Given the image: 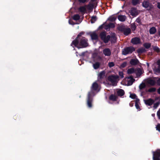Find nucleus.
I'll return each mask as SVG.
<instances>
[{
    "mask_svg": "<svg viewBox=\"0 0 160 160\" xmlns=\"http://www.w3.org/2000/svg\"><path fill=\"white\" fill-rule=\"evenodd\" d=\"M135 99H136V100L135 101V103H138L139 102V99L138 98H136Z\"/></svg>",
    "mask_w": 160,
    "mask_h": 160,
    "instance_id": "obj_53",
    "label": "nucleus"
},
{
    "mask_svg": "<svg viewBox=\"0 0 160 160\" xmlns=\"http://www.w3.org/2000/svg\"><path fill=\"white\" fill-rule=\"evenodd\" d=\"M85 52H82L81 53V54L80 55L81 56H83L85 55Z\"/></svg>",
    "mask_w": 160,
    "mask_h": 160,
    "instance_id": "obj_58",
    "label": "nucleus"
},
{
    "mask_svg": "<svg viewBox=\"0 0 160 160\" xmlns=\"http://www.w3.org/2000/svg\"><path fill=\"white\" fill-rule=\"evenodd\" d=\"M118 18L119 21L121 22H124L125 21L126 18L125 15H120L118 17Z\"/></svg>",
    "mask_w": 160,
    "mask_h": 160,
    "instance_id": "obj_22",
    "label": "nucleus"
},
{
    "mask_svg": "<svg viewBox=\"0 0 160 160\" xmlns=\"http://www.w3.org/2000/svg\"><path fill=\"white\" fill-rule=\"evenodd\" d=\"M136 26L135 23L131 24V28L132 31H134L136 28Z\"/></svg>",
    "mask_w": 160,
    "mask_h": 160,
    "instance_id": "obj_32",
    "label": "nucleus"
},
{
    "mask_svg": "<svg viewBox=\"0 0 160 160\" xmlns=\"http://www.w3.org/2000/svg\"><path fill=\"white\" fill-rule=\"evenodd\" d=\"M18 117V116L17 115H16L14 116L13 118L14 119H16Z\"/></svg>",
    "mask_w": 160,
    "mask_h": 160,
    "instance_id": "obj_57",
    "label": "nucleus"
},
{
    "mask_svg": "<svg viewBox=\"0 0 160 160\" xmlns=\"http://www.w3.org/2000/svg\"><path fill=\"white\" fill-rule=\"evenodd\" d=\"M73 19L76 21L79 20L80 18V16L78 14L74 15L72 18Z\"/></svg>",
    "mask_w": 160,
    "mask_h": 160,
    "instance_id": "obj_30",
    "label": "nucleus"
},
{
    "mask_svg": "<svg viewBox=\"0 0 160 160\" xmlns=\"http://www.w3.org/2000/svg\"><path fill=\"white\" fill-rule=\"evenodd\" d=\"M158 34L159 36L160 37V30H159L158 31Z\"/></svg>",
    "mask_w": 160,
    "mask_h": 160,
    "instance_id": "obj_59",
    "label": "nucleus"
},
{
    "mask_svg": "<svg viewBox=\"0 0 160 160\" xmlns=\"http://www.w3.org/2000/svg\"><path fill=\"white\" fill-rule=\"evenodd\" d=\"M117 40V38L115 33H113L111 36L110 41L111 43H114L116 42Z\"/></svg>",
    "mask_w": 160,
    "mask_h": 160,
    "instance_id": "obj_15",
    "label": "nucleus"
},
{
    "mask_svg": "<svg viewBox=\"0 0 160 160\" xmlns=\"http://www.w3.org/2000/svg\"><path fill=\"white\" fill-rule=\"evenodd\" d=\"M98 84L96 82H95L92 84V89L93 90L96 91L98 90Z\"/></svg>",
    "mask_w": 160,
    "mask_h": 160,
    "instance_id": "obj_20",
    "label": "nucleus"
},
{
    "mask_svg": "<svg viewBox=\"0 0 160 160\" xmlns=\"http://www.w3.org/2000/svg\"><path fill=\"white\" fill-rule=\"evenodd\" d=\"M156 91V88H151L149 89L148 92H155Z\"/></svg>",
    "mask_w": 160,
    "mask_h": 160,
    "instance_id": "obj_38",
    "label": "nucleus"
},
{
    "mask_svg": "<svg viewBox=\"0 0 160 160\" xmlns=\"http://www.w3.org/2000/svg\"><path fill=\"white\" fill-rule=\"evenodd\" d=\"M146 50L145 48H139L137 50V52L138 54H141L146 52Z\"/></svg>",
    "mask_w": 160,
    "mask_h": 160,
    "instance_id": "obj_28",
    "label": "nucleus"
},
{
    "mask_svg": "<svg viewBox=\"0 0 160 160\" xmlns=\"http://www.w3.org/2000/svg\"><path fill=\"white\" fill-rule=\"evenodd\" d=\"M128 79H130V80L128 81V84L129 85H131L133 82H135V79L133 78L132 76L128 77Z\"/></svg>",
    "mask_w": 160,
    "mask_h": 160,
    "instance_id": "obj_21",
    "label": "nucleus"
},
{
    "mask_svg": "<svg viewBox=\"0 0 160 160\" xmlns=\"http://www.w3.org/2000/svg\"><path fill=\"white\" fill-rule=\"evenodd\" d=\"M100 63L99 62H96L93 65V66L95 69H98L100 66Z\"/></svg>",
    "mask_w": 160,
    "mask_h": 160,
    "instance_id": "obj_27",
    "label": "nucleus"
},
{
    "mask_svg": "<svg viewBox=\"0 0 160 160\" xmlns=\"http://www.w3.org/2000/svg\"><path fill=\"white\" fill-rule=\"evenodd\" d=\"M84 33L83 32H80L76 38L72 41L71 46L73 45L78 49L88 47L89 46L88 39L85 37L82 36Z\"/></svg>",
    "mask_w": 160,
    "mask_h": 160,
    "instance_id": "obj_1",
    "label": "nucleus"
},
{
    "mask_svg": "<svg viewBox=\"0 0 160 160\" xmlns=\"http://www.w3.org/2000/svg\"><path fill=\"white\" fill-rule=\"evenodd\" d=\"M94 92L92 91H91L89 92L88 95L87 99V106L89 108H92V103L93 101V98L92 96Z\"/></svg>",
    "mask_w": 160,
    "mask_h": 160,
    "instance_id": "obj_4",
    "label": "nucleus"
},
{
    "mask_svg": "<svg viewBox=\"0 0 160 160\" xmlns=\"http://www.w3.org/2000/svg\"><path fill=\"white\" fill-rule=\"evenodd\" d=\"M156 128L157 130L160 132V124H158L157 125Z\"/></svg>",
    "mask_w": 160,
    "mask_h": 160,
    "instance_id": "obj_48",
    "label": "nucleus"
},
{
    "mask_svg": "<svg viewBox=\"0 0 160 160\" xmlns=\"http://www.w3.org/2000/svg\"><path fill=\"white\" fill-rule=\"evenodd\" d=\"M119 31L123 32L125 36H127L131 33V30L129 28H125L123 26H120L118 28Z\"/></svg>",
    "mask_w": 160,
    "mask_h": 160,
    "instance_id": "obj_6",
    "label": "nucleus"
},
{
    "mask_svg": "<svg viewBox=\"0 0 160 160\" xmlns=\"http://www.w3.org/2000/svg\"><path fill=\"white\" fill-rule=\"evenodd\" d=\"M157 31L156 29L154 27L151 28L149 30V33L151 34H155Z\"/></svg>",
    "mask_w": 160,
    "mask_h": 160,
    "instance_id": "obj_25",
    "label": "nucleus"
},
{
    "mask_svg": "<svg viewBox=\"0 0 160 160\" xmlns=\"http://www.w3.org/2000/svg\"><path fill=\"white\" fill-rule=\"evenodd\" d=\"M143 46L147 49H149L151 46V44L149 43H145L143 45Z\"/></svg>",
    "mask_w": 160,
    "mask_h": 160,
    "instance_id": "obj_31",
    "label": "nucleus"
},
{
    "mask_svg": "<svg viewBox=\"0 0 160 160\" xmlns=\"http://www.w3.org/2000/svg\"><path fill=\"white\" fill-rule=\"evenodd\" d=\"M118 74L121 78H123V77H124L123 73L122 72V71L119 72V73H118Z\"/></svg>",
    "mask_w": 160,
    "mask_h": 160,
    "instance_id": "obj_44",
    "label": "nucleus"
},
{
    "mask_svg": "<svg viewBox=\"0 0 160 160\" xmlns=\"http://www.w3.org/2000/svg\"><path fill=\"white\" fill-rule=\"evenodd\" d=\"M137 97L136 95L134 93L131 94L130 95V97L133 99H135Z\"/></svg>",
    "mask_w": 160,
    "mask_h": 160,
    "instance_id": "obj_42",
    "label": "nucleus"
},
{
    "mask_svg": "<svg viewBox=\"0 0 160 160\" xmlns=\"http://www.w3.org/2000/svg\"><path fill=\"white\" fill-rule=\"evenodd\" d=\"M152 153L153 160H160V149H158Z\"/></svg>",
    "mask_w": 160,
    "mask_h": 160,
    "instance_id": "obj_9",
    "label": "nucleus"
},
{
    "mask_svg": "<svg viewBox=\"0 0 160 160\" xmlns=\"http://www.w3.org/2000/svg\"><path fill=\"white\" fill-rule=\"evenodd\" d=\"M86 7L85 6H81L79 8L78 10L80 12L82 13H85L86 11Z\"/></svg>",
    "mask_w": 160,
    "mask_h": 160,
    "instance_id": "obj_26",
    "label": "nucleus"
},
{
    "mask_svg": "<svg viewBox=\"0 0 160 160\" xmlns=\"http://www.w3.org/2000/svg\"><path fill=\"white\" fill-rule=\"evenodd\" d=\"M144 102L146 105L150 106L153 104L154 102V100L152 98H149L147 100H144Z\"/></svg>",
    "mask_w": 160,
    "mask_h": 160,
    "instance_id": "obj_13",
    "label": "nucleus"
},
{
    "mask_svg": "<svg viewBox=\"0 0 160 160\" xmlns=\"http://www.w3.org/2000/svg\"><path fill=\"white\" fill-rule=\"evenodd\" d=\"M118 97L115 95L112 94L109 97V99L110 100L115 102L117 101Z\"/></svg>",
    "mask_w": 160,
    "mask_h": 160,
    "instance_id": "obj_14",
    "label": "nucleus"
},
{
    "mask_svg": "<svg viewBox=\"0 0 160 160\" xmlns=\"http://www.w3.org/2000/svg\"><path fill=\"white\" fill-rule=\"evenodd\" d=\"M156 84L160 86V78H159L158 80L156 79Z\"/></svg>",
    "mask_w": 160,
    "mask_h": 160,
    "instance_id": "obj_47",
    "label": "nucleus"
},
{
    "mask_svg": "<svg viewBox=\"0 0 160 160\" xmlns=\"http://www.w3.org/2000/svg\"><path fill=\"white\" fill-rule=\"evenodd\" d=\"M104 24H103L99 26V29H102L103 28H104Z\"/></svg>",
    "mask_w": 160,
    "mask_h": 160,
    "instance_id": "obj_51",
    "label": "nucleus"
},
{
    "mask_svg": "<svg viewBox=\"0 0 160 160\" xmlns=\"http://www.w3.org/2000/svg\"><path fill=\"white\" fill-rule=\"evenodd\" d=\"M157 7L160 9V2H158L157 6Z\"/></svg>",
    "mask_w": 160,
    "mask_h": 160,
    "instance_id": "obj_55",
    "label": "nucleus"
},
{
    "mask_svg": "<svg viewBox=\"0 0 160 160\" xmlns=\"http://www.w3.org/2000/svg\"><path fill=\"white\" fill-rule=\"evenodd\" d=\"M105 72L104 71L101 72L98 74V80H102L103 78L105 76Z\"/></svg>",
    "mask_w": 160,
    "mask_h": 160,
    "instance_id": "obj_18",
    "label": "nucleus"
},
{
    "mask_svg": "<svg viewBox=\"0 0 160 160\" xmlns=\"http://www.w3.org/2000/svg\"><path fill=\"white\" fill-rule=\"evenodd\" d=\"M108 26L109 27V28H113L115 27V25L113 23H109L108 24Z\"/></svg>",
    "mask_w": 160,
    "mask_h": 160,
    "instance_id": "obj_43",
    "label": "nucleus"
},
{
    "mask_svg": "<svg viewBox=\"0 0 160 160\" xmlns=\"http://www.w3.org/2000/svg\"><path fill=\"white\" fill-rule=\"evenodd\" d=\"M119 78L118 75H112L109 76L108 78V80L114 85L117 82V80Z\"/></svg>",
    "mask_w": 160,
    "mask_h": 160,
    "instance_id": "obj_8",
    "label": "nucleus"
},
{
    "mask_svg": "<svg viewBox=\"0 0 160 160\" xmlns=\"http://www.w3.org/2000/svg\"><path fill=\"white\" fill-rule=\"evenodd\" d=\"M97 20V17L96 16H92L91 20V23H94Z\"/></svg>",
    "mask_w": 160,
    "mask_h": 160,
    "instance_id": "obj_35",
    "label": "nucleus"
},
{
    "mask_svg": "<svg viewBox=\"0 0 160 160\" xmlns=\"http://www.w3.org/2000/svg\"><path fill=\"white\" fill-rule=\"evenodd\" d=\"M131 42L133 45L139 44L141 42V40L139 38L134 37L131 39Z\"/></svg>",
    "mask_w": 160,
    "mask_h": 160,
    "instance_id": "obj_11",
    "label": "nucleus"
},
{
    "mask_svg": "<svg viewBox=\"0 0 160 160\" xmlns=\"http://www.w3.org/2000/svg\"><path fill=\"white\" fill-rule=\"evenodd\" d=\"M159 103V102H157L154 103L153 105V108H156L158 106Z\"/></svg>",
    "mask_w": 160,
    "mask_h": 160,
    "instance_id": "obj_46",
    "label": "nucleus"
},
{
    "mask_svg": "<svg viewBox=\"0 0 160 160\" xmlns=\"http://www.w3.org/2000/svg\"><path fill=\"white\" fill-rule=\"evenodd\" d=\"M158 78V77H154L153 79L151 78H148L146 80V83L151 85V86H154L156 84V79Z\"/></svg>",
    "mask_w": 160,
    "mask_h": 160,
    "instance_id": "obj_7",
    "label": "nucleus"
},
{
    "mask_svg": "<svg viewBox=\"0 0 160 160\" xmlns=\"http://www.w3.org/2000/svg\"><path fill=\"white\" fill-rule=\"evenodd\" d=\"M103 53L105 56H109L111 54V52L109 48H105L103 51Z\"/></svg>",
    "mask_w": 160,
    "mask_h": 160,
    "instance_id": "obj_12",
    "label": "nucleus"
},
{
    "mask_svg": "<svg viewBox=\"0 0 160 160\" xmlns=\"http://www.w3.org/2000/svg\"><path fill=\"white\" fill-rule=\"evenodd\" d=\"M69 23L70 24H74V23H71L70 22V21H69Z\"/></svg>",
    "mask_w": 160,
    "mask_h": 160,
    "instance_id": "obj_62",
    "label": "nucleus"
},
{
    "mask_svg": "<svg viewBox=\"0 0 160 160\" xmlns=\"http://www.w3.org/2000/svg\"><path fill=\"white\" fill-rule=\"evenodd\" d=\"M135 22L138 23L139 24H141V20L139 18H138L136 19Z\"/></svg>",
    "mask_w": 160,
    "mask_h": 160,
    "instance_id": "obj_45",
    "label": "nucleus"
},
{
    "mask_svg": "<svg viewBox=\"0 0 160 160\" xmlns=\"http://www.w3.org/2000/svg\"><path fill=\"white\" fill-rule=\"evenodd\" d=\"M135 50V48L132 46L126 47L122 50V54L123 55H126L132 53Z\"/></svg>",
    "mask_w": 160,
    "mask_h": 160,
    "instance_id": "obj_3",
    "label": "nucleus"
},
{
    "mask_svg": "<svg viewBox=\"0 0 160 160\" xmlns=\"http://www.w3.org/2000/svg\"><path fill=\"white\" fill-rule=\"evenodd\" d=\"M157 92L158 94H160V88L158 89L157 90Z\"/></svg>",
    "mask_w": 160,
    "mask_h": 160,
    "instance_id": "obj_56",
    "label": "nucleus"
},
{
    "mask_svg": "<svg viewBox=\"0 0 160 160\" xmlns=\"http://www.w3.org/2000/svg\"><path fill=\"white\" fill-rule=\"evenodd\" d=\"M104 28L105 30H108V29H110L109 27L108 26V25H104Z\"/></svg>",
    "mask_w": 160,
    "mask_h": 160,
    "instance_id": "obj_49",
    "label": "nucleus"
},
{
    "mask_svg": "<svg viewBox=\"0 0 160 160\" xmlns=\"http://www.w3.org/2000/svg\"><path fill=\"white\" fill-rule=\"evenodd\" d=\"M130 105L131 107H132L133 106V104H131V103H130Z\"/></svg>",
    "mask_w": 160,
    "mask_h": 160,
    "instance_id": "obj_60",
    "label": "nucleus"
},
{
    "mask_svg": "<svg viewBox=\"0 0 160 160\" xmlns=\"http://www.w3.org/2000/svg\"><path fill=\"white\" fill-rule=\"evenodd\" d=\"M147 65L148 67H149V64L148 63H147Z\"/></svg>",
    "mask_w": 160,
    "mask_h": 160,
    "instance_id": "obj_61",
    "label": "nucleus"
},
{
    "mask_svg": "<svg viewBox=\"0 0 160 160\" xmlns=\"http://www.w3.org/2000/svg\"><path fill=\"white\" fill-rule=\"evenodd\" d=\"M115 65V64L113 62H110L108 63V66L109 67L111 68Z\"/></svg>",
    "mask_w": 160,
    "mask_h": 160,
    "instance_id": "obj_40",
    "label": "nucleus"
},
{
    "mask_svg": "<svg viewBox=\"0 0 160 160\" xmlns=\"http://www.w3.org/2000/svg\"><path fill=\"white\" fill-rule=\"evenodd\" d=\"M159 23H160V22H159Z\"/></svg>",
    "mask_w": 160,
    "mask_h": 160,
    "instance_id": "obj_63",
    "label": "nucleus"
},
{
    "mask_svg": "<svg viewBox=\"0 0 160 160\" xmlns=\"http://www.w3.org/2000/svg\"><path fill=\"white\" fill-rule=\"evenodd\" d=\"M127 63L126 62H124L121 64L120 67L121 68H124L127 65Z\"/></svg>",
    "mask_w": 160,
    "mask_h": 160,
    "instance_id": "obj_41",
    "label": "nucleus"
},
{
    "mask_svg": "<svg viewBox=\"0 0 160 160\" xmlns=\"http://www.w3.org/2000/svg\"><path fill=\"white\" fill-rule=\"evenodd\" d=\"M135 72V70L134 68H131L128 69L127 71V72L129 74H132Z\"/></svg>",
    "mask_w": 160,
    "mask_h": 160,
    "instance_id": "obj_29",
    "label": "nucleus"
},
{
    "mask_svg": "<svg viewBox=\"0 0 160 160\" xmlns=\"http://www.w3.org/2000/svg\"><path fill=\"white\" fill-rule=\"evenodd\" d=\"M139 0H132V4L134 6L136 5L137 4L139 3Z\"/></svg>",
    "mask_w": 160,
    "mask_h": 160,
    "instance_id": "obj_37",
    "label": "nucleus"
},
{
    "mask_svg": "<svg viewBox=\"0 0 160 160\" xmlns=\"http://www.w3.org/2000/svg\"><path fill=\"white\" fill-rule=\"evenodd\" d=\"M78 1L80 2L84 3L86 2L87 0H78Z\"/></svg>",
    "mask_w": 160,
    "mask_h": 160,
    "instance_id": "obj_54",
    "label": "nucleus"
},
{
    "mask_svg": "<svg viewBox=\"0 0 160 160\" xmlns=\"http://www.w3.org/2000/svg\"><path fill=\"white\" fill-rule=\"evenodd\" d=\"M91 39L92 40H97L98 39V35L95 32H93L90 34Z\"/></svg>",
    "mask_w": 160,
    "mask_h": 160,
    "instance_id": "obj_19",
    "label": "nucleus"
},
{
    "mask_svg": "<svg viewBox=\"0 0 160 160\" xmlns=\"http://www.w3.org/2000/svg\"><path fill=\"white\" fill-rule=\"evenodd\" d=\"M142 6L143 7L147 8L148 10H150L153 8L152 5L148 0L144 1L142 3Z\"/></svg>",
    "mask_w": 160,
    "mask_h": 160,
    "instance_id": "obj_5",
    "label": "nucleus"
},
{
    "mask_svg": "<svg viewBox=\"0 0 160 160\" xmlns=\"http://www.w3.org/2000/svg\"><path fill=\"white\" fill-rule=\"evenodd\" d=\"M146 87V85L144 83H142L139 85V87L140 90H142V89L145 88Z\"/></svg>",
    "mask_w": 160,
    "mask_h": 160,
    "instance_id": "obj_36",
    "label": "nucleus"
},
{
    "mask_svg": "<svg viewBox=\"0 0 160 160\" xmlns=\"http://www.w3.org/2000/svg\"><path fill=\"white\" fill-rule=\"evenodd\" d=\"M99 36L101 40L105 43H108L110 41L111 36L110 35L107 36L106 32L105 31L101 32L100 33Z\"/></svg>",
    "mask_w": 160,
    "mask_h": 160,
    "instance_id": "obj_2",
    "label": "nucleus"
},
{
    "mask_svg": "<svg viewBox=\"0 0 160 160\" xmlns=\"http://www.w3.org/2000/svg\"><path fill=\"white\" fill-rule=\"evenodd\" d=\"M139 62V61L136 59H132L130 61V63L132 66H135L138 64Z\"/></svg>",
    "mask_w": 160,
    "mask_h": 160,
    "instance_id": "obj_17",
    "label": "nucleus"
},
{
    "mask_svg": "<svg viewBox=\"0 0 160 160\" xmlns=\"http://www.w3.org/2000/svg\"><path fill=\"white\" fill-rule=\"evenodd\" d=\"M135 71L137 76H139L142 74V70L140 68H138Z\"/></svg>",
    "mask_w": 160,
    "mask_h": 160,
    "instance_id": "obj_24",
    "label": "nucleus"
},
{
    "mask_svg": "<svg viewBox=\"0 0 160 160\" xmlns=\"http://www.w3.org/2000/svg\"><path fill=\"white\" fill-rule=\"evenodd\" d=\"M157 115L158 118L160 119V109L158 111Z\"/></svg>",
    "mask_w": 160,
    "mask_h": 160,
    "instance_id": "obj_50",
    "label": "nucleus"
},
{
    "mask_svg": "<svg viewBox=\"0 0 160 160\" xmlns=\"http://www.w3.org/2000/svg\"><path fill=\"white\" fill-rule=\"evenodd\" d=\"M152 47L153 50L157 52H160V50L159 48L157 46H152Z\"/></svg>",
    "mask_w": 160,
    "mask_h": 160,
    "instance_id": "obj_33",
    "label": "nucleus"
},
{
    "mask_svg": "<svg viewBox=\"0 0 160 160\" xmlns=\"http://www.w3.org/2000/svg\"><path fill=\"white\" fill-rule=\"evenodd\" d=\"M136 12V8H131V15L133 16L135 15V12Z\"/></svg>",
    "mask_w": 160,
    "mask_h": 160,
    "instance_id": "obj_39",
    "label": "nucleus"
},
{
    "mask_svg": "<svg viewBox=\"0 0 160 160\" xmlns=\"http://www.w3.org/2000/svg\"><path fill=\"white\" fill-rule=\"evenodd\" d=\"M135 106L136 108L137 109H139L140 108V107H139L138 103H135Z\"/></svg>",
    "mask_w": 160,
    "mask_h": 160,
    "instance_id": "obj_52",
    "label": "nucleus"
},
{
    "mask_svg": "<svg viewBox=\"0 0 160 160\" xmlns=\"http://www.w3.org/2000/svg\"><path fill=\"white\" fill-rule=\"evenodd\" d=\"M117 96L122 97L125 94V92L122 89H119L117 92Z\"/></svg>",
    "mask_w": 160,
    "mask_h": 160,
    "instance_id": "obj_16",
    "label": "nucleus"
},
{
    "mask_svg": "<svg viewBox=\"0 0 160 160\" xmlns=\"http://www.w3.org/2000/svg\"><path fill=\"white\" fill-rule=\"evenodd\" d=\"M153 70L155 74L160 73V59L158 60L156 65L153 68Z\"/></svg>",
    "mask_w": 160,
    "mask_h": 160,
    "instance_id": "obj_10",
    "label": "nucleus"
},
{
    "mask_svg": "<svg viewBox=\"0 0 160 160\" xmlns=\"http://www.w3.org/2000/svg\"><path fill=\"white\" fill-rule=\"evenodd\" d=\"M117 17L114 16H112L109 17L108 20L111 22L114 21L116 19Z\"/></svg>",
    "mask_w": 160,
    "mask_h": 160,
    "instance_id": "obj_34",
    "label": "nucleus"
},
{
    "mask_svg": "<svg viewBox=\"0 0 160 160\" xmlns=\"http://www.w3.org/2000/svg\"><path fill=\"white\" fill-rule=\"evenodd\" d=\"M87 9L89 10H92L93 9L94 5L93 3H89L88 5H85Z\"/></svg>",
    "mask_w": 160,
    "mask_h": 160,
    "instance_id": "obj_23",
    "label": "nucleus"
}]
</instances>
